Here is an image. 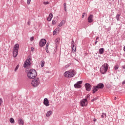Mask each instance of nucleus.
Instances as JSON below:
<instances>
[{
	"label": "nucleus",
	"mask_w": 125,
	"mask_h": 125,
	"mask_svg": "<svg viewBox=\"0 0 125 125\" xmlns=\"http://www.w3.org/2000/svg\"><path fill=\"white\" fill-rule=\"evenodd\" d=\"M76 74H77V72L75 70L71 69L65 71L64 73V76L65 78H73V77L76 76Z\"/></svg>",
	"instance_id": "nucleus-1"
},
{
	"label": "nucleus",
	"mask_w": 125,
	"mask_h": 125,
	"mask_svg": "<svg viewBox=\"0 0 125 125\" xmlns=\"http://www.w3.org/2000/svg\"><path fill=\"white\" fill-rule=\"evenodd\" d=\"M27 77L28 79H33L37 77V71L36 70L32 69L29 70L27 72Z\"/></svg>",
	"instance_id": "nucleus-2"
},
{
	"label": "nucleus",
	"mask_w": 125,
	"mask_h": 125,
	"mask_svg": "<svg viewBox=\"0 0 125 125\" xmlns=\"http://www.w3.org/2000/svg\"><path fill=\"white\" fill-rule=\"evenodd\" d=\"M108 68H109V65L107 63H104L100 68V72L101 74L104 75L108 71Z\"/></svg>",
	"instance_id": "nucleus-3"
},
{
	"label": "nucleus",
	"mask_w": 125,
	"mask_h": 125,
	"mask_svg": "<svg viewBox=\"0 0 125 125\" xmlns=\"http://www.w3.org/2000/svg\"><path fill=\"white\" fill-rule=\"evenodd\" d=\"M18 49H19V44H16L13 49V57H17V55H18Z\"/></svg>",
	"instance_id": "nucleus-4"
},
{
	"label": "nucleus",
	"mask_w": 125,
	"mask_h": 125,
	"mask_svg": "<svg viewBox=\"0 0 125 125\" xmlns=\"http://www.w3.org/2000/svg\"><path fill=\"white\" fill-rule=\"evenodd\" d=\"M39 84H40V79H39V78H37L32 80L31 82L32 86H33V87H37Z\"/></svg>",
	"instance_id": "nucleus-5"
},
{
	"label": "nucleus",
	"mask_w": 125,
	"mask_h": 125,
	"mask_svg": "<svg viewBox=\"0 0 125 125\" xmlns=\"http://www.w3.org/2000/svg\"><path fill=\"white\" fill-rule=\"evenodd\" d=\"M31 64V59H27L24 63L23 67L26 68V67H28Z\"/></svg>",
	"instance_id": "nucleus-6"
},
{
	"label": "nucleus",
	"mask_w": 125,
	"mask_h": 125,
	"mask_svg": "<svg viewBox=\"0 0 125 125\" xmlns=\"http://www.w3.org/2000/svg\"><path fill=\"white\" fill-rule=\"evenodd\" d=\"M46 43V40L45 39H42L39 42L40 46L42 47V46H44Z\"/></svg>",
	"instance_id": "nucleus-7"
},
{
	"label": "nucleus",
	"mask_w": 125,
	"mask_h": 125,
	"mask_svg": "<svg viewBox=\"0 0 125 125\" xmlns=\"http://www.w3.org/2000/svg\"><path fill=\"white\" fill-rule=\"evenodd\" d=\"M82 83H83V81H79L77 83L74 84V87L75 88H81L82 87Z\"/></svg>",
	"instance_id": "nucleus-8"
},
{
	"label": "nucleus",
	"mask_w": 125,
	"mask_h": 125,
	"mask_svg": "<svg viewBox=\"0 0 125 125\" xmlns=\"http://www.w3.org/2000/svg\"><path fill=\"white\" fill-rule=\"evenodd\" d=\"M87 104V99H83L81 102V106H82V107H84V106H86Z\"/></svg>",
	"instance_id": "nucleus-9"
},
{
	"label": "nucleus",
	"mask_w": 125,
	"mask_h": 125,
	"mask_svg": "<svg viewBox=\"0 0 125 125\" xmlns=\"http://www.w3.org/2000/svg\"><path fill=\"white\" fill-rule=\"evenodd\" d=\"M85 87L87 91H90V90H91V86L90 85V84L88 83H86L85 84Z\"/></svg>",
	"instance_id": "nucleus-10"
},
{
	"label": "nucleus",
	"mask_w": 125,
	"mask_h": 125,
	"mask_svg": "<svg viewBox=\"0 0 125 125\" xmlns=\"http://www.w3.org/2000/svg\"><path fill=\"white\" fill-rule=\"evenodd\" d=\"M88 23H92L93 22V15H90L88 17Z\"/></svg>",
	"instance_id": "nucleus-11"
},
{
	"label": "nucleus",
	"mask_w": 125,
	"mask_h": 125,
	"mask_svg": "<svg viewBox=\"0 0 125 125\" xmlns=\"http://www.w3.org/2000/svg\"><path fill=\"white\" fill-rule=\"evenodd\" d=\"M43 104L44 105H45L46 107L49 106V101H48V99H47V98H45L44 99Z\"/></svg>",
	"instance_id": "nucleus-12"
},
{
	"label": "nucleus",
	"mask_w": 125,
	"mask_h": 125,
	"mask_svg": "<svg viewBox=\"0 0 125 125\" xmlns=\"http://www.w3.org/2000/svg\"><path fill=\"white\" fill-rule=\"evenodd\" d=\"M18 124L20 125H23L24 124H25V122H24V120H23L22 119L20 118L18 120Z\"/></svg>",
	"instance_id": "nucleus-13"
},
{
	"label": "nucleus",
	"mask_w": 125,
	"mask_h": 125,
	"mask_svg": "<svg viewBox=\"0 0 125 125\" xmlns=\"http://www.w3.org/2000/svg\"><path fill=\"white\" fill-rule=\"evenodd\" d=\"M97 87L99 88H103L104 87V84L102 83H100L99 84H98L96 86Z\"/></svg>",
	"instance_id": "nucleus-14"
},
{
	"label": "nucleus",
	"mask_w": 125,
	"mask_h": 125,
	"mask_svg": "<svg viewBox=\"0 0 125 125\" xmlns=\"http://www.w3.org/2000/svg\"><path fill=\"white\" fill-rule=\"evenodd\" d=\"M52 17H53V15L51 13L49 15L48 17L47 18L48 21H51V20L52 19Z\"/></svg>",
	"instance_id": "nucleus-15"
},
{
	"label": "nucleus",
	"mask_w": 125,
	"mask_h": 125,
	"mask_svg": "<svg viewBox=\"0 0 125 125\" xmlns=\"http://www.w3.org/2000/svg\"><path fill=\"white\" fill-rule=\"evenodd\" d=\"M52 114V111L49 110L48 112H47L46 113V117H50Z\"/></svg>",
	"instance_id": "nucleus-16"
},
{
	"label": "nucleus",
	"mask_w": 125,
	"mask_h": 125,
	"mask_svg": "<svg viewBox=\"0 0 125 125\" xmlns=\"http://www.w3.org/2000/svg\"><path fill=\"white\" fill-rule=\"evenodd\" d=\"M55 42L56 44H58L59 42H60V38H57L55 41Z\"/></svg>",
	"instance_id": "nucleus-17"
},
{
	"label": "nucleus",
	"mask_w": 125,
	"mask_h": 125,
	"mask_svg": "<svg viewBox=\"0 0 125 125\" xmlns=\"http://www.w3.org/2000/svg\"><path fill=\"white\" fill-rule=\"evenodd\" d=\"M99 52L100 54H103V53L104 52V48H101L99 50Z\"/></svg>",
	"instance_id": "nucleus-18"
},
{
	"label": "nucleus",
	"mask_w": 125,
	"mask_h": 125,
	"mask_svg": "<svg viewBox=\"0 0 125 125\" xmlns=\"http://www.w3.org/2000/svg\"><path fill=\"white\" fill-rule=\"evenodd\" d=\"M98 88L96 86H94V89L93 90V93H95V92H96V91H97L98 90Z\"/></svg>",
	"instance_id": "nucleus-19"
},
{
	"label": "nucleus",
	"mask_w": 125,
	"mask_h": 125,
	"mask_svg": "<svg viewBox=\"0 0 125 125\" xmlns=\"http://www.w3.org/2000/svg\"><path fill=\"white\" fill-rule=\"evenodd\" d=\"M72 52L75 53V52H76V46H72Z\"/></svg>",
	"instance_id": "nucleus-20"
},
{
	"label": "nucleus",
	"mask_w": 125,
	"mask_h": 125,
	"mask_svg": "<svg viewBox=\"0 0 125 125\" xmlns=\"http://www.w3.org/2000/svg\"><path fill=\"white\" fill-rule=\"evenodd\" d=\"M58 32V28L55 29V30L53 32V36H54L55 35H56L57 34Z\"/></svg>",
	"instance_id": "nucleus-21"
},
{
	"label": "nucleus",
	"mask_w": 125,
	"mask_h": 125,
	"mask_svg": "<svg viewBox=\"0 0 125 125\" xmlns=\"http://www.w3.org/2000/svg\"><path fill=\"white\" fill-rule=\"evenodd\" d=\"M45 63V62H44V61H42L41 62V66L42 68V67H43V66H44Z\"/></svg>",
	"instance_id": "nucleus-22"
},
{
	"label": "nucleus",
	"mask_w": 125,
	"mask_h": 125,
	"mask_svg": "<svg viewBox=\"0 0 125 125\" xmlns=\"http://www.w3.org/2000/svg\"><path fill=\"white\" fill-rule=\"evenodd\" d=\"M63 24H64V21H62L60 24H59V27H61L63 25Z\"/></svg>",
	"instance_id": "nucleus-23"
},
{
	"label": "nucleus",
	"mask_w": 125,
	"mask_h": 125,
	"mask_svg": "<svg viewBox=\"0 0 125 125\" xmlns=\"http://www.w3.org/2000/svg\"><path fill=\"white\" fill-rule=\"evenodd\" d=\"M10 123H11V124H14V119L10 118Z\"/></svg>",
	"instance_id": "nucleus-24"
},
{
	"label": "nucleus",
	"mask_w": 125,
	"mask_h": 125,
	"mask_svg": "<svg viewBox=\"0 0 125 125\" xmlns=\"http://www.w3.org/2000/svg\"><path fill=\"white\" fill-rule=\"evenodd\" d=\"M120 16H121V15L117 14L116 16V19L117 20V21H119L120 20Z\"/></svg>",
	"instance_id": "nucleus-25"
},
{
	"label": "nucleus",
	"mask_w": 125,
	"mask_h": 125,
	"mask_svg": "<svg viewBox=\"0 0 125 125\" xmlns=\"http://www.w3.org/2000/svg\"><path fill=\"white\" fill-rule=\"evenodd\" d=\"M52 24H53V25H55L56 24V21L53 20L52 21Z\"/></svg>",
	"instance_id": "nucleus-26"
},
{
	"label": "nucleus",
	"mask_w": 125,
	"mask_h": 125,
	"mask_svg": "<svg viewBox=\"0 0 125 125\" xmlns=\"http://www.w3.org/2000/svg\"><path fill=\"white\" fill-rule=\"evenodd\" d=\"M18 68H19V65H17L15 69V72H16V71L18 70Z\"/></svg>",
	"instance_id": "nucleus-27"
},
{
	"label": "nucleus",
	"mask_w": 125,
	"mask_h": 125,
	"mask_svg": "<svg viewBox=\"0 0 125 125\" xmlns=\"http://www.w3.org/2000/svg\"><path fill=\"white\" fill-rule=\"evenodd\" d=\"M32 0H27V4L29 5V4H31V1Z\"/></svg>",
	"instance_id": "nucleus-28"
},
{
	"label": "nucleus",
	"mask_w": 125,
	"mask_h": 125,
	"mask_svg": "<svg viewBox=\"0 0 125 125\" xmlns=\"http://www.w3.org/2000/svg\"><path fill=\"white\" fill-rule=\"evenodd\" d=\"M115 70H118L119 69V65H115L114 66Z\"/></svg>",
	"instance_id": "nucleus-29"
},
{
	"label": "nucleus",
	"mask_w": 125,
	"mask_h": 125,
	"mask_svg": "<svg viewBox=\"0 0 125 125\" xmlns=\"http://www.w3.org/2000/svg\"><path fill=\"white\" fill-rule=\"evenodd\" d=\"M72 46H75V42H74V40L72 41V42L71 43Z\"/></svg>",
	"instance_id": "nucleus-30"
},
{
	"label": "nucleus",
	"mask_w": 125,
	"mask_h": 125,
	"mask_svg": "<svg viewBox=\"0 0 125 125\" xmlns=\"http://www.w3.org/2000/svg\"><path fill=\"white\" fill-rule=\"evenodd\" d=\"M97 99H98L97 97L95 98H94L93 99H92V100H91V102H94V101H95L97 100Z\"/></svg>",
	"instance_id": "nucleus-31"
},
{
	"label": "nucleus",
	"mask_w": 125,
	"mask_h": 125,
	"mask_svg": "<svg viewBox=\"0 0 125 125\" xmlns=\"http://www.w3.org/2000/svg\"><path fill=\"white\" fill-rule=\"evenodd\" d=\"M2 99L1 98H0V106H1V104H2Z\"/></svg>",
	"instance_id": "nucleus-32"
},
{
	"label": "nucleus",
	"mask_w": 125,
	"mask_h": 125,
	"mask_svg": "<svg viewBox=\"0 0 125 125\" xmlns=\"http://www.w3.org/2000/svg\"><path fill=\"white\" fill-rule=\"evenodd\" d=\"M31 42H33V41H34V40H35V38H34V37H32L30 38V39Z\"/></svg>",
	"instance_id": "nucleus-33"
},
{
	"label": "nucleus",
	"mask_w": 125,
	"mask_h": 125,
	"mask_svg": "<svg viewBox=\"0 0 125 125\" xmlns=\"http://www.w3.org/2000/svg\"><path fill=\"white\" fill-rule=\"evenodd\" d=\"M98 39H99V37H97V38L96 39V42H95V44H96L97 42H98Z\"/></svg>",
	"instance_id": "nucleus-34"
},
{
	"label": "nucleus",
	"mask_w": 125,
	"mask_h": 125,
	"mask_svg": "<svg viewBox=\"0 0 125 125\" xmlns=\"http://www.w3.org/2000/svg\"><path fill=\"white\" fill-rule=\"evenodd\" d=\"M49 3V2H48V1L43 2L44 4H48Z\"/></svg>",
	"instance_id": "nucleus-35"
},
{
	"label": "nucleus",
	"mask_w": 125,
	"mask_h": 125,
	"mask_svg": "<svg viewBox=\"0 0 125 125\" xmlns=\"http://www.w3.org/2000/svg\"><path fill=\"white\" fill-rule=\"evenodd\" d=\"M48 45H49V44L47 43L46 45V49H48Z\"/></svg>",
	"instance_id": "nucleus-36"
},
{
	"label": "nucleus",
	"mask_w": 125,
	"mask_h": 125,
	"mask_svg": "<svg viewBox=\"0 0 125 125\" xmlns=\"http://www.w3.org/2000/svg\"><path fill=\"white\" fill-rule=\"evenodd\" d=\"M86 14L85 13H83V15H82V18H84V16L86 15Z\"/></svg>",
	"instance_id": "nucleus-37"
},
{
	"label": "nucleus",
	"mask_w": 125,
	"mask_h": 125,
	"mask_svg": "<svg viewBox=\"0 0 125 125\" xmlns=\"http://www.w3.org/2000/svg\"><path fill=\"white\" fill-rule=\"evenodd\" d=\"M63 6H64V9H65V10L66 11V3H64L63 4Z\"/></svg>",
	"instance_id": "nucleus-38"
},
{
	"label": "nucleus",
	"mask_w": 125,
	"mask_h": 125,
	"mask_svg": "<svg viewBox=\"0 0 125 125\" xmlns=\"http://www.w3.org/2000/svg\"><path fill=\"white\" fill-rule=\"evenodd\" d=\"M122 84H125V80L123 82Z\"/></svg>",
	"instance_id": "nucleus-39"
},
{
	"label": "nucleus",
	"mask_w": 125,
	"mask_h": 125,
	"mask_svg": "<svg viewBox=\"0 0 125 125\" xmlns=\"http://www.w3.org/2000/svg\"><path fill=\"white\" fill-rule=\"evenodd\" d=\"M89 96H90L89 95V94L87 95L86 98H88V97H89Z\"/></svg>",
	"instance_id": "nucleus-40"
},
{
	"label": "nucleus",
	"mask_w": 125,
	"mask_h": 125,
	"mask_svg": "<svg viewBox=\"0 0 125 125\" xmlns=\"http://www.w3.org/2000/svg\"><path fill=\"white\" fill-rule=\"evenodd\" d=\"M96 121H97L96 119L94 118V120H93V121L94 122H96Z\"/></svg>",
	"instance_id": "nucleus-41"
},
{
	"label": "nucleus",
	"mask_w": 125,
	"mask_h": 125,
	"mask_svg": "<svg viewBox=\"0 0 125 125\" xmlns=\"http://www.w3.org/2000/svg\"><path fill=\"white\" fill-rule=\"evenodd\" d=\"M46 52H47V53H48V52H49L48 49H46Z\"/></svg>",
	"instance_id": "nucleus-42"
},
{
	"label": "nucleus",
	"mask_w": 125,
	"mask_h": 125,
	"mask_svg": "<svg viewBox=\"0 0 125 125\" xmlns=\"http://www.w3.org/2000/svg\"><path fill=\"white\" fill-rule=\"evenodd\" d=\"M103 115H104L106 117V113H103Z\"/></svg>",
	"instance_id": "nucleus-43"
},
{
	"label": "nucleus",
	"mask_w": 125,
	"mask_h": 125,
	"mask_svg": "<svg viewBox=\"0 0 125 125\" xmlns=\"http://www.w3.org/2000/svg\"><path fill=\"white\" fill-rule=\"evenodd\" d=\"M124 51L125 52V46L124 47Z\"/></svg>",
	"instance_id": "nucleus-44"
},
{
	"label": "nucleus",
	"mask_w": 125,
	"mask_h": 125,
	"mask_svg": "<svg viewBox=\"0 0 125 125\" xmlns=\"http://www.w3.org/2000/svg\"><path fill=\"white\" fill-rule=\"evenodd\" d=\"M101 117H102V118H104V115H102V116H101Z\"/></svg>",
	"instance_id": "nucleus-45"
},
{
	"label": "nucleus",
	"mask_w": 125,
	"mask_h": 125,
	"mask_svg": "<svg viewBox=\"0 0 125 125\" xmlns=\"http://www.w3.org/2000/svg\"><path fill=\"white\" fill-rule=\"evenodd\" d=\"M114 99H115V100H117V97H115V98H114Z\"/></svg>",
	"instance_id": "nucleus-46"
},
{
	"label": "nucleus",
	"mask_w": 125,
	"mask_h": 125,
	"mask_svg": "<svg viewBox=\"0 0 125 125\" xmlns=\"http://www.w3.org/2000/svg\"><path fill=\"white\" fill-rule=\"evenodd\" d=\"M123 68L125 69V66H123Z\"/></svg>",
	"instance_id": "nucleus-47"
},
{
	"label": "nucleus",
	"mask_w": 125,
	"mask_h": 125,
	"mask_svg": "<svg viewBox=\"0 0 125 125\" xmlns=\"http://www.w3.org/2000/svg\"><path fill=\"white\" fill-rule=\"evenodd\" d=\"M32 51H33V49H32Z\"/></svg>",
	"instance_id": "nucleus-48"
},
{
	"label": "nucleus",
	"mask_w": 125,
	"mask_h": 125,
	"mask_svg": "<svg viewBox=\"0 0 125 125\" xmlns=\"http://www.w3.org/2000/svg\"><path fill=\"white\" fill-rule=\"evenodd\" d=\"M33 48H31V49H32Z\"/></svg>",
	"instance_id": "nucleus-49"
}]
</instances>
